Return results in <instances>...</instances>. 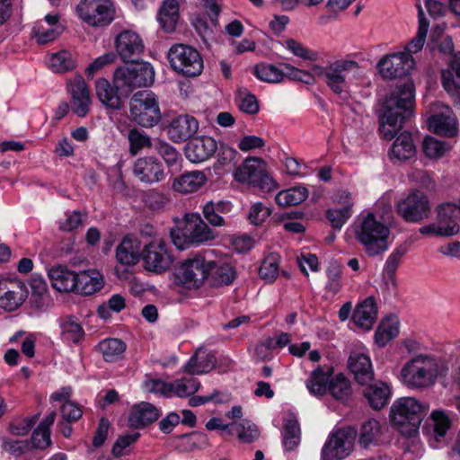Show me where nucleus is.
<instances>
[{
  "mask_svg": "<svg viewBox=\"0 0 460 460\" xmlns=\"http://www.w3.org/2000/svg\"><path fill=\"white\" fill-rule=\"evenodd\" d=\"M356 241L368 257H376L389 248L390 228L375 214L359 215L350 226Z\"/></svg>",
  "mask_w": 460,
  "mask_h": 460,
  "instance_id": "obj_1",
  "label": "nucleus"
},
{
  "mask_svg": "<svg viewBox=\"0 0 460 460\" xmlns=\"http://www.w3.org/2000/svg\"><path fill=\"white\" fill-rule=\"evenodd\" d=\"M447 371L445 361L429 355H418L402 367L401 380L410 388H428L438 376H446Z\"/></svg>",
  "mask_w": 460,
  "mask_h": 460,
  "instance_id": "obj_2",
  "label": "nucleus"
},
{
  "mask_svg": "<svg viewBox=\"0 0 460 460\" xmlns=\"http://www.w3.org/2000/svg\"><path fill=\"white\" fill-rule=\"evenodd\" d=\"M429 411V406L413 397L395 400L390 409V421L399 432L408 438L418 433L420 425Z\"/></svg>",
  "mask_w": 460,
  "mask_h": 460,
  "instance_id": "obj_3",
  "label": "nucleus"
},
{
  "mask_svg": "<svg viewBox=\"0 0 460 460\" xmlns=\"http://www.w3.org/2000/svg\"><path fill=\"white\" fill-rule=\"evenodd\" d=\"M173 244L179 250H185L191 245H200L212 241L217 234L198 213H189L184 217V227L170 231Z\"/></svg>",
  "mask_w": 460,
  "mask_h": 460,
  "instance_id": "obj_4",
  "label": "nucleus"
},
{
  "mask_svg": "<svg viewBox=\"0 0 460 460\" xmlns=\"http://www.w3.org/2000/svg\"><path fill=\"white\" fill-rule=\"evenodd\" d=\"M211 252L205 251L184 260L174 272L175 280L188 289L199 288L209 278L213 260Z\"/></svg>",
  "mask_w": 460,
  "mask_h": 460,
  "instance_id": "obj_5",
  "label": "nucleus"
},
{
  "mask_svg": "<svg viewBox=\"0 0 460 460\" xmlns=\"http://www.w3.org/2000/svg\"><path fill=\"white\" fill-rule=\"evenodd\" d=\"M155 72L147 62H132L118 67L114 72V85L128 94L137 87H146L153 84Z\"/></svg>",
  "mask_w": 460,
  "mask_h": 460,
  "instance_id": "obj_6",
  "label": "nucleus"
},
{
  "mask_svg": "<svg viewBox=\"0 0 460 460\" xmlns=\"http://www.w3.org/2000/svg\"><path fill=\"white\" fill-rule=\"evenodd\" d=\"M314 71L318 72L334 93L341 94L348 92L349 75L359 71V66L355 60L341 58L324 67L316 66Z\"/></svg>",
  "mask_w": 460,
  "mask_h": 460,
  "instance_id": "obj_7",
  "label": "nucleus"
},
{
  "mask_svg": "<svg viewBox=\"0 0 460 460\" xmlns=\"http://www.w3.org/2000/svg\"><path fill=\"white\" fill-rule=\"evenodd\" d=\"M234 177L235 181L243 183H248L258 187L263 191L269 192L277 189L278 183L267 173L266 164L259 157H249L238 166Z\"/></svg>",
  "mask_w": 460,
  "mask_h": 460,
  "instance_id": "obj_8",
  "label": "nucleus"
},
{
  "mask_svg": "<svg viewBox=\"0 0 460 460\" xmlns=\"http://www.w3.org/2000/svg\"><path fill=\"white\" fill-rule=\"evenodd\" d=\"M414 107V88L411 82H407L389 95L378 101L377 115H411Z\"/></svg>",
  "mask_w": 460,
  "mask_h": 460,
  "instance_id": "obj_9",
  "label": "nucleus"
},
{
  "mask_svg": "<svg viewBox=\"0 0 460 460\" xmlns=\"http://www.w3.org/2000/svg\"><path fill=\"white\" fill-rule=\"evenodd\" d=\"M172 68L185 76H198L203 70V59L199 51L191 46L175 44L168 51Z\"/></svg>",
  "mask_w": 460,
  "mask_h": 460,
  "instance_id": "obj_10",
  "label": "nucleus"
},
{
  "mask_svg": "<svg viewBox=\"0 0 460 460\" xmlns=\"http://www.w3.org/2000/svg\"><path fill=\"white\" fill-rule=\"evenodd\" d=\"M141 256L145 269L156 274L167 271L174 261L170 245L162 238H155L146 243L141 251Z\"/></svg>",
  "mask_w": 460,
  "mask_h": 460,
  "instance_id": "obj_11",
  "label": "nucleus"
},
{
  "mask_svg": "<svg viewBox=\"0 0 460 460\" xmlns=\"http://www.w3.org/2000/svg\"><path fill=\"white\" fill-rule=\"evenodd\" d=\"M77 13L89 26L105 27L115 18V6L111 0H81Z\"/></svg>",
  "mask_w": 460,
  "mask_h": 460,
  "instance_id": "obj_12",
  "label": "nucleus"
},
{
  "mask_svg": "<svg viewBox=\"0 0 460 460\" xmlns=\"http://www.w3.org/2000/svg\"><path fill=\"white\" fill-rule=\"evenodd\" d=\"M357 431L353 428H342L329 435L324 443L321 460H342L352 451Z\"/></svg>",
  "mask_w": 460,
  "mask_h": 460,
  "instance_id": "obj_13",
  "label": "nucleus"
},
{
  "mask_svg": "<svg viewBox=\"0 0 460 460\" xmlns=\"http://www.w3.org/2000/svg\"><path fill=\"white\" fill-rule=\"evenodd\" d=\"M398 214L408 223H419L429 217L430 205L427 196L416 190L397 204Z\"/></svg>",
  "mask_w": 460,
  "mask_h": 460,
  "instance_id": "obj_14",
  "label": "nucleus"
},
{
  "mask_svg": "<svg viewBox=\"0 0 460 460\" xmlns=\"http://www.w3.org/2000/svg\"><path fill=\"white\" fill-rule=\"evenodd\" d=\"M377 66L382 77L395 79L409 75L415 67V60L413 57L401 51L384 57Z\"/></svg>",
  "mask_w": 460,
  "mask_h": 460,
  "instance_id": "obj_15",
  "label": "nucleus"
},
{
  "mask_svg": "<svg viewBox=\"0 0 460 460\" xmlns=\"http://www.w3.org/2000/svg\"><path fill=\"white\" fill-rule=\"evenodd\" d=\"M28 290L25 284L14 279H0V307L12 312L26 300Z\"/></svg>",
  "mask_w": 460,
  "mask_h": 460,
  "instance_id": "obj_16",
  "label": "nucleus"
},
{
  "mask_svg": "<svg viewBox=\"0 0 460 460\" xmlns=\"http://www.w3.org/2000/svg\"><path fill=\"white\" fill-rule=\"evenodd\" d=\"M66 89L71 96L73 111L78 115L91 112L93 100L91 91L81 75H75L66 83Z\"/></svg>",
  "mask_w": 460,
  "mask_h": 460,
  "instance_id": "obj_17",
  "label": "nucleus"
},
{
  "mask_svg": "<svg viewBox=\"0 0 460 460\" xmlns=\"http://www.w3.org/2000/svg\"><path fill=\"white\" fill-rule=\"evenodd\" d=\"M133 174L141 182L154 184L165 179L164 167L155 156H145L137 159L133 164Z\"/></svg>",
  "mask_w": 460,
  "mask_h": 460,
  "instance_id": "obj_18",
  "label": "nucleus"
},
{
  "mask_svg": "<svg viewBox=\"0 0 460 460\" xmlns=\"http://www.w3.org/2000/svg\"><path fill=\"white\" fill-rule=\"evenodd\" d=\"M217 150V141L211 137L202 136L189 141L185 155L190 162L199 164L211 158Z\"/></svg>",
  "mask_w": 460,
  "mask_h": 460,
  "instance_id": "obj_19",
  "label": "nucleus"
},
{
  "mask_svg": "<svg viewBox=\"0 0 460 460\" xmlns=\"http://www.w3.org/2000/svg\"><path fill=\"white\" fill-rule=\"evenodd\" d=\"M199 124L195 117H174L167 125V136L174 143H181L193 137Z\"/></svg>",
  "mask_w": 460,
  "mask_h": 460,
  "instance_id": "obj_20",
  "label": "nucleus"
},
{
  "mask_svg": "<svg viewBox=\"0 0 460 460\" xmlns=\"http://www.w3.org/2000/svg\"><path fill=\"white\" fill-rule=\"evenodd\" d=\"M115 47L119 56L124 61H134L144 50L142 40L132 31L120 32L116 38Z\"/></svg>",
  "mask_w": 460,
  "mask_h": 460,
  "instance_id": "obj_21",
  "label": "nucleus"
},
{
  "mask_svg": "<svg viewBox=\"0 0 460 460\" xmlns=\"http://www.w3.org/2000/svg\"><path fill=\"white\" fill-rule=\"evenodd\" d=\"M350 372L359 385H367L374 379V371L368 355L362 352H352L348 360Z\"/></svg>",
  "mask_w": 460,
  "mask_h": 460,
  "instance_id": "obj_22",
  "label": "nucleus"
},
{
  "mask_svg": "<svg viewBox=\"0 0 460 460\" xmlns=\"http://www.w3.org/2000/svg\"><path fill=\"white\" fill-rule=\"evenodd\" d=\"M364 386L362 394L374 410L384 408L389 402L392 392L390 386L382 381H372Z\"/></svg>",
  "mask_w": 460,
  "mask_h": 460,
  "instance_id": "obj_23",
  "label": "nucleus"
},
{
  "mask_svg": "<svg viewBox=\"0 0 460 460\" xmlns=\"http://www.w3.org/2000/svg\"><path fill=\"white\" fill-rule=\"evenodd\" d=\"M131 115H157L160 107L156 95L151 91H140L130 100Z\"/></svg>",
  "mask_w": 460,
  "mask_h": 460,
  "instance_id": "obj_24",
  "label": "nucleus"
},
{
  "mask_svg": "<svg viewBox=\"0 0 460 460\" xmlns=\"http://www.w3.org/2000/svg\"><path fill=\"white\" fill-rule=\"evenodd\" d=\"M142 258L140 243L133 235H126L116 248V259L122 265H135Z\"/></svg>",
  "mask_w": 460,
  "mask_h": 460,
  "instance_id": "obj_25",
  "label": "nucleus"
},
{
  "mask_svg": "<svg viewBox=\"0 0 460 460\" xmlns=\"http://www.w3.org/2000/svg\"><path fill=\"white\" fill-rule=\"evenodd\" d=\"M333 368L329 366H319L313 370L305 381V386L309 393L322 396L327 393L330 381L332 378Z\"/></svg>",
  "mask_w": 460,
  "mask_h": 460,
  "instance_id": "obj_26",
  "label": "nucleus"
},
{
  "mask_svg": "<svg viewBox=\"0 0 460 460\" xmlns=\"http://www.w3.org/2000/svg\"><path fill=\"white\" fill-rule=\"evenodd\" d=\"M232 203L226 200L208 201L202 207V212L205 219L213 226H225L227 222L224 216L231 212Z\"/></svg>",
  "mask_w": 460,
  "mask_h": 460,
  "instance_id": "obj_27",
  "label": "nucleus"
},
{
  "mask_svg": "<svg viewBox=\"0 0 460 460\" xmlns=\"http://www.w3.org/2000/svg\"><path fill=\"white\" fill-rule=\"evenodd\" d=\"M377 308L373 296L359 303L352 315L354 323L363 330H370L376 320Z\"/></svg>",
  "mask_w": 460,
  "mask_h": 460,
  "instance_id": "obj_28",
  "label": "nucleus"
},
{
  "mask_svg": "<svg viewBox=\"0 0 460 460\" xmlns=\"http://www.w3.org/2000/svg\"><path fill=\"white\" fill-rule=\"evenodd\" d=\"M160 416L159 410L150 402H142L135 405L130 412L128 423L136 429L143 428L155 421Z\"/></svg>",
  "mask_w": 460,
  "mask_h": 460,
  "instance_id": "obj_29",
  "label": "nucleus"
},
{
  "mask_svg": "<svg viewBox=\"0 0 460 460\" xmlns=\"http://www.w3.org/2000/svg\"><path fill=\"white\" fill-rule=\"evenodd\" d=\"M77 273L64 266L53 267L49 271L52 287L59 292H72L76 288Z\"/></svg>",
  "mask_w": 460,
  "mask_h": 460,
  "instance_id": "obj_30",
  "label": "nucleus"
},
{
  "mask_svg": "<svg viewBox=\"0 0 460 460\" xmlns=\"http://www.w3.org/2000/svg\"><path fill=\"white\" fill-rule=\"evenodd\" d=\"M416 149L409 131H403L394 142L389 152V158L392 162H402L411 159L415 155Z\"/></svg>",
  "mask_w": 460,
  "mask_h": 460,
  "instance_id": "obj_31",
  "label": "nucleus"
},
{
  "mask_svg": "<svg viewBox=\"0 0 460 460\" xmlns=\"http://www.w3.org/2000/svg\"><path fill=\"white\" fill-rule=\"evenodd\" d=\"M56 415L54 411L49 412L34 429L30 442L31 449L44 450L51 447L50 428L55 421Z\"/></svg>",
  "mask_w": 460,
  "mask_h": 460,
  "instance_id": "obj_32",
  "label": "nucleus"
},
{
  "mask_svg": "<svg viewBox=\"0 0 460 460\" xmlns=\"http://www.w3.org/2000/svg\"><path fill=\"white\" fill-rule=\"evenodd\" d=\"M207 178L200 171H192L180 175L172 181V188L174 191L188 194L197 191L206 182Z\"/></svg>",
  "mask_w": 460,
  "mask_h": 460,
  "instance_id": "obj_33",
  "label": "nucleus"
},
{
  "mask_svg": "<svg viewBox=\"0 0 460 460\" xmlns=\"http://www.w3.org/2000/svg\"><path fill=\"white\" fill-rule=\"evenodd\" d=\"M102 286V277L98 271L91 270L77 273L75 292L89 296L101 290Z\"/></svg>",
  "mask_w": 460,
  "mask_h": 460,
  "instance_id": "obj_34",
  "label": "nucleus"
},
{
  "mask_svg": "<svg viewBox=\"0 0 460 460\" xmlns=\"http://www.w3.org/2000/svg\"><path fill=\"white\" fill-rule=\"evenodd\" d=\"M430 132L446 137H454L458 134L456 117H428L426 121Z\"/></svg>",
  "mask_w": 460,
  "mask_h": 460,
  "instance_id": "obj_35",
  "label": "nucleus"
},
{
  "mask_svg": "<svg viewBox=\"0 0 460 460\" xmlns=\"http://www.w3.org/2000/svg\"><path fill=\"white\" fill-rule=\"evenodd\" d=\"M442 85L449 94L460 90V52L453 57L447 68L442 70Z\"/></svg>",
  "mask_w": 460,
  "mask_h": 460,
  "instance_id": "obj_36",
  "label": "nucleus"
},
{
  "mask_svg": "<svg viewBox=\"0 0 460 460\" xmlns=\"http://www.w3.org/2000/svg\"><path fill=\"white\" fill-rule=\"evenodd\" d=\"M216 358L206 351H197L184 366V371L190 375H201L209 372L215 367Z\"/></svg>",
  "mask_w": 460,
  "mask_h": 460,
  "instance_id": "obj_37",
  "label": "nucleus"
},
{
  "mask_svg": "<svg viewBox=\"0 0 460 460\" xmlns=\"http://www.w3.org/2000/svg\"><path fill=\"white\" fill-rule=\"evenodd\" d=\"M179 20V3L176 0H164L159 9L157 21L163 30L172 32Z\"/></svg>",
  "mask_w": 460,
  "mask_h": 460,
  "instance_id": "obj_38",
  "label": "nucleus"
},
{
  "mask_svg": "<svg viewBox=\"0 0 460 460\" xmlns=\"http://www.w3.org/2000/svg\"><path fill=\"white\" fill-rule=\"evenodd\" d=\"M419 25L415 37L405 46L404 51L407 55L412 57L413 54L420 52L425 42L429 23L424 15V12L420 4H417Z\"/></svg>",
  "mask_w": 460,
  "mask_h": 460,
  "instance_id": "obj_39",
  "label": "nucleus"
},
{
  "mask_svg": "<svg viewBox=\"0 0 460 460\" xmlns=\"http://www.w3.org/2000/svg\"><path fill=\"white\" fill-rule=\"evenodd\" d=\"M96 95L107 108L118 110L121 106V99L108 80L100 78L96 81Z\"/></svg>",
  "mask_w": 460,
  "mask_h": 460,
  "instance_id": "obj_40",
  "label": "nucleus"
},
{
  "mask_svg": "<svg viewBox=\"0 0 460 460\" xmlns=\"http://www.w3.org/2000/svg\"><path fill=\"white\" fill-rule=\"evenodd\" d=\"M433 423V437L429 438V445L437 448L444 442V438L451 426L449 417L443 411H434L431 413Z\"/></svg>",
  "mask_w": 460,
  "mask_h": 460,
  "instance_id": "obj_41",
  "label": "nucleus"
},
{
  "mask_svg": "<svg viewBox=\"0 0 460 460\" xmlns=\"http://www.w3.org/2000/svg\"><path fill=\"white\" fill-rule=\"evenodd\" d=\"M398 334L399 321L395 317H387L379 323L375 333V341L379 347H385Z\"/></svg>",
  "mask_w": 460,
  "mask_h": 460,
  "instance_id": "obj_42",
  "label": "nucleus"
},
{
  "mask_svg": "<svg viewBox=\"0 0 460 460\" xmlns=\"http://www.w3.org/2000/svg\"><path fill=\"white\" fill-rule=\"evenodd\" d=\"M97 348L105 361L114 362L122 358L127 346L121 340L111 338L100 341Z\"/></svg>",
  "mask_w": 460,
  "mask_h": 460,
  "instance_id": "obj_43",
  "label": "nucleus"
},
{
  "mask_svg": "<svg viewBox=\"0 0 460 460\" xmlns=\"http://www.w3.org/2000/svg\"><path fill=\"white\" fill-rule=\"evenodd\" d=\"M308 194L305 187L297 186L279 191L275 196V200L281 207L296 206L305 201Z\"/></svg>",
  "mask_w": 460,
  "mask_h": 460,
  "instance_id": "obj_44",
  "label": "nucleus"
},
{
  "mask_svg": "<svg viewBox=\"0 0 460 460\" xmlns=\"http://www.w3.org/2000/svg\"><path fill=\"white\" fill-rule=\"evenodd\" d=\"M300 426L295 417L285 420L282 442L286 450L292 451L297 447L300 443Z\"/></svg>",
  "mask_w": 460,
  "mask_h": 460,
  "instance_id": "obj_45",
  "label": "nucleus"
},
{
  "mask_svg": "<svg viewBox=\"0 0 460 460\" xmlns=\"http://www.w3.org/2000/svg\"><path fill=\"white\" fill-rule=\"evenodd\" d=\"M61 336L66 342L78 343L84 336V331L74 316L65 317L61 323Z\"/></svg>",
  "mask_w": 460,
  "mask_h": 460,
  "instance_id": "obj_46",
  "label": "nucleus"
},
{
  "mask_svg": "<svg viewBox=\"0 0 460 460\" xmlns=\"http://www.w3.org/2000/svg\"><path fill=\"white\" fill-rule=\"evenodd\" d=\"M47 64L49 68L55 73H65L75 67V62L72 54L66 50L49 55Z\"/></svg>",
  "mask_w": 460,
  "mask_h": 460,
  "instance_id": "obj_47",
  "label": "nucleus"
},
{
  "mask_svg": "<svg viewBox=\"0 0 460 460\" xmlns=\"http://www.w3.org/2000/svg\"><path fill=\"white\" fill-rule=\"evenodd\" d=\"M452 149V146L433 137L427 136L422 141V151L429 159L438 160Z\"/></svg>",
  "mask_w": 460,
  "mask_h": 460,
  "instance_id": "obj_48",
  "label": "nucleus"
},
{
  "mask_svg": "<svg viewBox=\"0 0 460 460\" xmlns=\"http://www.w3.org/2000/svg\"><path fill=\"white\" fill-rule=\"evenodd\" d=\"M408 117H380L379 133L382 138L393 139L402 128Z\"/></svg>",
  "mask_w": 460,
  "mask_h": 460,
  "instance_id": "obj_49",
  "label": "nucleus"
},
{
  "mask_svg": "<svg viewBox=\"0 0 460 460\" xmlns=\"http://www.w3.org/2000/svg\"><path fill=\"white\" fill-rule=\"evenodd\" d=\"M213 267L209 270L213 285H228L233 282L234 279V269L226 262H218L213 260Z\"/></svg>",
  "mask_w": 460,
  "mask_h": 460,
  "instance_id": "obj_50",
  "label": "nucleus"
},
{
  "mask_svg": "<svg viewBox=\"0 0 460 460\" xmlns=\"http://www.w3.org/2000/svg\"><path fill=\"white\" fill-rule=\"evenodd\" d=\"M231 433L235 434L243 443H252L260 435L258 428L246 420L240 422L231 423Z\"/></svg>",
  "mask_w": 460,
  "mask_h": 460,
  "instance_id": "obj_51",
  "label": "nucleus"
},
{
  "mask_svg": "<svg viewBox=\"0 0 460 460\" xmlns=\"http://www.w3.org/2000/svg\"><path fill=\"white\" fill-rule=\"evenodd\" d=\"M327 392L336 400L345 401L351 394L350 383L342 374L332 376Z\"/></svg>",
  "mask_w": 460,
  "mask_h": 460,
  "instance_id": "obj_52",
  "label": "nucleus"
},
{
  "mask_svg": "<svg viewBox=\"0 0 460 460\" xmlns=\"http://www.w3.org/2000/svg\"><path fill=\"white\" fill-rule=\"evenodd\" d=\"M381 433L380 423L376 420L366 421L360 429L359 444L367 448L371 444H376Z\"/></svg>",
  "mask_w": 460,
  "mask_h": 460,
  "instance_id": "obj_53",
  "label": "nucleus"
},
{
  "mask_svg": "<svg viewBox=\"0 0 460 460\" xmlns=\"http://www.w3.org/2000/svg\"><path fill=\"white\" fill-rule=\"evenodd\" d=\"M172 385V396L176 395L181 398L193 395L200 386L199 381L192 376L177 379Z\"/></svg>",
  "mask_w": 460,
  "mask_h": 460,
  "instance_id": "obj_54",
  "label": "nucleus"
},
{
  "mask_svg": "<svg viewBox=\"0 0 460 460\" xmlns=\"http://www.w3.org/2000/svg\"><path fill=\"white\" fill-rule=\"evenodd\" d=\"M155 150L164 159L167 166L177 165L181 160V153L171 144L164 140L155 143Z\"/></svg>",
  "mask_w": 460,
  "mask_h": 460,
  "instance_id": "obj_55",
  "label": "nucleus"
},
{
  "mask_svg": "<svg viewBox=\"0 0 460 460\" xmlns=\"http://www.w3.org/2000/svg\"><path fill=\"white\" fill-rule=\"evenodd\" d=\"M255 75L261 81L267 83L281 82L285 74L277 66L271 64H259L254 67Z\"/></svg>",
  "mask_w": 460,
  "mask_h": 460,
  "instance_id": "obj_56",
  "label": "nucleus"
},
{
  "mask_svg": "<svg viewBox=\"0 0 460 460\" xmlns=\"http://www.w3.org/2000/svg\"><path fill=\"white\" fill-rule=\"evenodd\" d=\"M458 212H460L458 206L456 207L451 203L442 204L437 208V222L441 225V226H450V225H453L458 232L459 226L456 223Z\"/></svg>",
  "mask_w": 460,
  "mask_h": 460,
  "instance_id": "obj_57",
  "label": "nucleus"
},
{
  "mask_svg": "<svg viewBox=\"0 0 460 460\" xmlns=\"http://www.w3.org/2000/svg\"><path fill=\"white\" fill-rule=\"evenodd\" d=\"M279 256L277 253H271L262 261L259 270V275L262 279L272 282L279 275Z\"/></svg>",
  "mask_w": 460,
  "mask_h": 460,
  "instance_id": "obj_58",
  "label": "nucleus"
},
{
  "mask_svg": "<svg viewBox=\"0 0 460 460\" xmlns=\"http://www.w3.org/2000/svg\"><path fill=\"white\" fill-rule=\"evenodd\" d=\"M0 440L2 449L15 457L25 455L31 450L29 440H14L6 437L1 438Z\"/></svg>",
  "mask_w": 460,
  "mask_h": 460,
  "instance_id": "obj_59",
  "label": "nucleus"
},
{
  "mask_svg": "<svg viewBox=\"0 0 460 460\" xmlns=\"http://www.w3.org/2000/svg\"><path fill=\"white\" fill-rule=\"evenodd\" d=\"M126 306L125 298L119 295H112L107 303H103L98 306L97 313L102 319L111 318V311L119 313Z\"/></svg>",
  "mask_w": 460,
  "mask_h": 460,
  "instance_id": "obj_60",
  "label": "nucleus"
},
{
  "mask_svg": "<svg viewBox=\"0 0 460 460\" xmlns=\"http://www.w3.org/2000/svg\"><path fill=\"white\" fill-rule=\"evenodd\" d=\"M39 418L40 413L23 419H16L10 423L8 429L14 436H25L31 430Z\"/></svg>",
  "mask_w": 460,
  "mask_h": 460,
  "instance_id": "obj_61",
  "label": "nucleus"
},
{
  "mask_svg": "<svg viewBox=\"0 0 460 460\" xmlns=\"http://www.w3.org/2000/svg\"><path fill=\"white\" fill-rule=\"evenodd\" d=\"M62 31V25H56V27H52L40 23L38 27L33 29V36L38 43L45 44L54 40Z\"/></svg>",
  "mask_w": 460,
  "mask_h": 460,
  "instance_id": "obj_62",
  "label": "nucleus"
},
{
  "mask_svg": "<svg viewBox=\"0 0 460 460\" xmlns=\"http://www.w3.org/2000/svg\"><path fill=\"white\" fill-rule=\"evenodd\" d=\"M236 103L241 111L254 115L259 112V103L253 94L249 93L246 90H241L237 93Z\"/></svg>",
  "mask_w": 460,
  "mask_h": 460,
  "instance_id": "obj_63",
  "label": "nucleus"
},
{
  "mask_svg": "<svg viewBox=\"0 0 460 460\" xmlns=\"http://www.w3.org/2000/svg\"><path fill=\"white\" fill-rule=\"evenodd\" d=\"M87 218L85 213L80 211L67 212L63 219L58 221V228L64 232H71L81 226Z\"/></svg>",
  "mask_w": 460,
  "mask_h": 460,
  "instance_id": "obj_64",
  "label": "nucleus"
}]
</instances>
